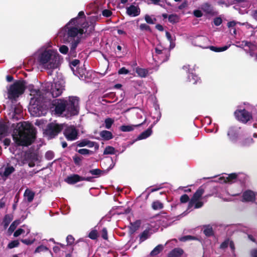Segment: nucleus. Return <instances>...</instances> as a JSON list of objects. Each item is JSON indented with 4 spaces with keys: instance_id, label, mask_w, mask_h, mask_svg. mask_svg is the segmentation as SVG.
Instances as JSON below:
<instances>
[{
    "instance_id": "obj_19",
    "label": "nucleus",
    "mask_w": 257,
    "mask_h": 257,
    "mask_svg": "<svg viewBox=\"0 0 257 257\" xmlns=\"http://www.w3.org/2000/svg\"><path fill=\"white\" fill-rule=\"evenodd\" d=\"M9 127L4 122H0V141L7 136Z\"/></svg>"
},
{
    "instance_id": "obj_45",
    "label": "nucleus",
    "mask_w": 257,
    "mask_h": 257,
    "mask_svg": "<svg viewBox=\"0 0 257 257\" xmlns=\"http://www.w3.org/2000/svg\"><path fill=\"white\" fill-rule=\"evenodd\" d=\"M89 172L92 175L100 176L103 171L99 169H95L89 170Z\"/></svg>"
},
{
    "instance_id": "obj_9",
    "label": "nucleus",
    "mask_w": 257,
    "mask_h": 257,
    "mask_svg": "<svg viewBox=\"0 0 257 257\" xmlns=\"http://www.w3.org/2000/svg\"><path fill=\"white\" fill-rule=\"evenodd\" d=\"M204 193V189L202 187L200 186L198 188V189L196 190V191L194 193L193 196L191 198L190 200L189 201L187 207V211L190 210L191 209L192 207L194 205V204L197 201L199 200L203 193Z\"/></svg>"
},
{
    "instance_id": "obj_52",
    "label": "nucleus",
    "mask_w": 257,
    "mask_h": 257,
    "mask_svg": "<svg viewBox=\"0 0 257 257\" xmlns=\"http://www.w3.org/2000/svg\"><path fill=\"white\" fill-rule=\"evenodd\" d=\"M229 239L227 238L222 242L220 245V248L224 249L226 248L229 244Z\"/></svg>"
},
{
    "instance_id": "obj_24",
    "label": "nucleus",
    "mask_w": 257,
    "mask_h": 257,
    "mask_svg": "<svg viewBox=\"0 0 257 257\" xmlns=\"http://www.w3.org/2000/svg\"><path fill=\"white\" fill-rule=\"evenodd\" d=\"M15 171V169L13 166H8L5 168L4 172H0V176L3 177H8L11 174L14 173Z\"/></svg>"
},
{
    "instance_id": "obj_8",
    "label": "nucleus",
    "mask_w": 257,
    "mask_h": 257,
    "mask_svg": "<svg viewBox=\"0 0 257 257\" xmlns=\"http://www.w3.org/2000/svg\"><path fill=\"white\" fill-rule=\"evenodd\" d=\"M235 118L243 123H246L252 119L251 112L245 109H238L234 112Z\"/></svg>"
},
{
    "instance_id": "obj_32",
    "label": "nucleus",
    "mask_w": 257,
    "mask_h": 257,
    "mask_svg": "<svg viewBox=\"0 0 257 257\" xmlns=\"http://www.w3.org/2000/svg\"><path fill=\"white\" fill-rule=\"evenodd\" d=\"M141 224V221L140 220H137L134 222H131V230L132 232L136 231L140 227Z\"/></svg>"
},
{
    "instance_id": "obj_38",
    "label": "nucleus",
    "mask_w": 257,
    "mask_h": 257,
    "mask_svg": "<svg viewBox=\"0 0 257 257\" xmlns=\"http://www.w3.org/2000/svg\"><path fill=\"white\" fill-rule=\"evenodd\" d=\"M20 223L21 220L20 219H17L13 221L9 228V231L10 232H13Z\"/></svg>"
},
{
    "instance_id": "obj_23",
    "label": "nucleus",
    "mask_w": 257,
    "mask_h": 257,
    "mask_svg": "<svg viewBox=\"0 0 257 257\" xmlns=\"http://www.w3.org/2000/svg\"><path fill=\"white\" fill-rule=\"evenodd\" d=\"M153 125H151V126H150L147 130L145 131L144 132H142L138 137V140H143L147 138L152 133V128Z\"/></svg>"
},
{
    "instance_id": "obj_26",
    "label": "nucleus",
    "mask_w": 257,
    "mask_h": 257,
    "mask_svg": "<svg viewBox=\"0 0 257 257\" xmlns=\"http://www.w3.org/2000/svg\"><path fill=\"white\" fill-rule=\"evenodd\" d=\"M203 227V233L207 237H210L214 235V231L212 227L210 225H204Z\"/></svg>"
},
{
    "instance_id": "obj_10",
    "label": "nucleus",
    "mask_w": 257,
    "mask_h": 257,
    "mask_svg": "<svg viewBox=\"0 0 257 257\" xmlns=\"http://www.w3.org/2000/svg\"><path fill=\"white\" fill-rule=\"evenodd\" d=\"M63 134L67 141L76 140L78 134L77 130L74 126H70L66 128Z\"/></svg>"
},
{
    "instance_id": "obj_35",
    "label": "nucleus",
    "mask_w": 257,
    "mask_h": 257,
    "mask_svg": "<svg viewBox=\"0 0 257 257\" xmlns=\"http://www.w3.org/2000/svg\"><path fill=\"white\" fill-rule=\"evenodd\" d=\"M149 237V229H145L140 235V242H142Z\"/></svg>"
},
{
    "instance_id": "obj_47",
    "label": "nucleus",
    "mask_w": 257,
    "mask_h": 257,
    "mask_svg": "<svg viewBox=\"0 0 257 257\" xmlns=\"http://www.w3.org/2000/svg\"><path fill=\"white\" fill-rule=\"evenodd\" d=\"M195 238H196L195 237L192 236V235H185V236L181 237V238H180L179 240L181 241L184 242V241H186L189 240H194Z\"/></svg>"
},
{
    "instance_id": "obj_3",
    "label": "nucleus",
    "mask_w": 257,
    "mask_h": 257,
    "mask_svg": "<svg viewBox=\"0 0 257 257\" xmlns=\"http://www.w3.org/2000/svg\"><path fill=\"white\" fill-rule=\"evenodd\" d=\"M35 62L40 68L54 70L61 63V56L57 50L51 46H44L37 50L34 55Z\"/></svg>"
},
{
    "instance_id": "obj_54",
    "label": "nucleus",
    "mask_w": 257,
    "mask_h": 257,
    "mask_svg": "<svg viewBox=\"0 0 257 257\" xmlns=\"http://www.w3.org/2000/svg\"><path fill=\"white\" fill-rule=\"evenodd\" d=\"M87 139H84L81 141H78L76 143V144L77 147H83L84 146H87Z\"/></svg>"
},
{
    "instance_id": "obj_12",
    "label": "nucleus",
    "mask_w": 257,
    "mask_h": 257,
    "mask_svg": "<svg viewBox=\"0 0 257 257\" xmlns=\"http://www.w3.org/2000/svg\"><path fill=\"white\" fill-rule=\"evenodd\" d=\"M66 110L71 115H77L79 113V110L77 105L76 104L75 100H70L67 101V108Z\"/></svg>"
},
{
    "instance_id": "obj_48",
    "label": "nucleus",
    "mask_w": 257,
    "mask_h": 257,
    "mask_svg": "<svg viewBox=\"0 0 257 257\" xmlns=\"http://www.w3.org/2000/svg\"><path fill=\"white\" fill-rule=\"evenodd\" d=\"M190 200L188 195L186 194L182 195L180 198V201L181 203H187V202H189Z\"/></svg>"
},
{
    "instance_id": "obj_51",
    "label": "nucleus",
    "mask_w": 257,
    "mask_h": 257,
    "mask_svg": "<svg viewBox=\"0 0 257 257\" xmlns=\"http://www.w3.org/2000/svg\"><path fill=\"white\" fill-rule=\"evenodd\" d=\"M48 249V248L44 246V245H40L39 246H38L35 250V253H37V252H40L41 251H47V250Z\"/></svg>"
},
{
    "instance_id": "obj_18",
    "label": "nucleus",
    "mask_w": 257,
    "mask_h": 257,
    "mask_svg": "<svg viewBox=\"0 0 257 257\" xmlns=\"http://www.w3.org/2000/svg\"><path fill=\"white\" fill-rule=\"evenodd\" d=\"M196 42L198 43V46L203 48H208L207 45L209 43L208 39L206 37H199L196 39Z\"/></svg>"
},
{
    "instance_id": "obj_20",
    "label": "nucleus",
    "mask_w": 257,
    "mask_h": 257,
    "mask_svg": "<svg viewBox=\"0 0 257 257\" xmlns=\"http://www.w3.org/2000/svg\"><path fill=\"white\" fill-rule=\"evenodd\" d=\"M184 251L180 248H175L168 254L167 257H180L183 253Z\"/></svg>"
},
{
    "instance_id": "obj_60",
    "label": "nucleus",
    "mask_w": 257,
    "mask_h": 257,
    "mask_svg": "<svg viewBox=\"0 0 257 257\" xmlns=\"http://www.w3.org/2000/svg\"><path fill=\"white\" fill-rule=\"evenodd\" d=\"M140 28L142 31L145 30V31H150L151 30L150 27L146 24H141L140 26Z\"/></svg>"
},
{
    "instance_id": "obj_63",
    "label": "nucleus",
    "mask_w": 257,
    "mask_h": 257,
    "mask_svg": "<svg viewBox=\"0 0 257 257\" xmlns=\"http://www.w3.org/2000/svg\"><path fill=\"white\" fill-rule=\"evenodd\" d=\"M118 73L119 74H127L129 73V71L125 67H122L118 70Z\"/></svg>"
},
{
    "instance_id": "obj_58",
    "label": "nucleus",
    "mask_w": 257,
    "mask_h": 257,
    "mask_svg": "<svg viewBox=\"0 0 257 257\" xmlns=\"http://www.w3.org/2000/svg\"><path fill=\"white\" fill-rule=\"evenodd\" d=\"M203 202L202 201H200L199 200L195 202V203L194 204V206L195 209H198L201 208L203 206Z\"/></svg>"
},
{
    "instance_id": "obj_49",
    "label": "nucleus",
    "mask_w": 257,
    "mask_h": 257,
    "mask_svg": "<svg viewBox=\"0 0 257 257\" xmlns=\"http://www.w3.org/2000/svg\"><path fill=\"white\" fill-rule=\"evenodd\" d=\"M168 20L170 22L175 23L178 21V17L176 15H171L169 16Z\"/></svg>"
},
{
    "instance_id": "obj_29",
    "label": "nucleus",
    "mask_w": 257,
    "mask_h": 257,
    "mask_svg": "<svg viewBox=\"0 0 257 257\" xmlns=\"http://www.w3.org/2000/svg\"><path fill=\"white\" fill-rule=\"evenodd\" d=\"M142 124H139L136 125H122L120 126L119 130L123 132H131L134 130V127L136 126H140Z\"/></svg>"
},
{
    "instance_id": "obj_6",
    "label": "nucleus",
    "mask_w": 257,
    "mask_h": 257,
    "mask_svg": "<svg viewBox=\"0 0 257 257\" xmlns=\"http://www.w3.org/2000/svg\"><path fill=\"white\" fill-rule=\"evenodd\" d=\"M63 124H58L55 122L48 123L45 130V134L50 139H53L57 136L63 129Z\"/></svg>"
},
{
    "instance_id": "obj_46",
    "label": "nucleus",
    "mask_w": 257,
    "mask_h": 257,
    "mask_svg": "<svg viewBox=\"0 0 257 257\" xmlns=\"http://www.w3.org/2000/svg\"><path fill=\"white\" fill-rule=\"evenodd\" d=\"M77 152L81 155H83L91 154L93 153L92 151L86 149H80L78 150Z\"/></svg>"
},
{
    "instance_id": "obj_50",
    "label": "nucleus",
    "mask_w": 257,
    "mask_h": 257,
    "mask_svg": "<svg viewBox=\"0 0 257 257\" xmlns=\"http://www.w3.org/2000/svg\"><path fill=\"white\" fill-rule=\"evenodd\" d=\"M68 47L65 45H61L59 47V51L63 54H66L68 52Z\"/></svg>"
},
{
    "instance_id": "obj_55",
    "label": "nucleus",
    "mask_w": 257,
    "mask_h": 257,
    "mask_svg": "<svg viewBox=\"0 0 257 257\" xmlns=\"http://www.w3.org/2000/svg\"><path fill=\"white\" fill-rule=\"evenodd\" d=\"M153 103V106L155 107L156 110L160 109L159 104L158 103V101L157 99V97H152V100Z\"/></svg>"
},
{
    "instance_id": "obj_5",
    "label": "nucleus",
    "mask_w": 257,
    "mask_h": 257,
    "mask_svg": "<svg viewBox=\"0 0 257 257\" xmlns=\"http://www.w3.org/2000/svg\"><path fill=\"white\" fill-rule=\"evenodd\" d=\"M155 53L153 54L154 59L164 62L167 61L170 57V49L165 48L161 44L157 45L155 48Z\"/></svg>"
},
{
    "instance_id": "obj_36",
    "label": "nucleus",
    "mask_w": 257,
    "mask_h": 257,
    "mask_svg": "<svg viewBox=\"0 0 257 257\" xmlns=\"http://www.w3.org/2000/svg\"><path fill=\"white\" fill-rule=\"evenodd\" d=\"M83 157L76 154L73 157V160L74 164L77 166H80L82 165V161Z\"/></svg>"
},
{
    "instance_id": "obj_7",
    "label": "nucleus",
    "mask_w": 257,
    "mask_h": 257,
    "mask_svg": "<svg viewBox=\"0 0 257 257\" xmlns=\"http://www.w3.org/2000/svg\"><path fill=\"white\" fill-rule=\"evenodd\" d=\"M51 104V108L54 109L55 113L61 115L66 109L67 101L64 99H55L52 101Z\"/></svg>"
},
{
    "instance_id": "obj_61",
    "label": "nucleus",
    "mask_w": 257,
    "mask_h": 257,
    "mask_svg": "<svg viewBox=\"0 0 257 257\" xmlns=\"http://www.w3.org/2000/svg\"><path fill=\"white\" fill-rule=\"evenodd\" d=\"M222 19L219 17L215 18L213 21L214 24L216 26L220 25L222 23Z\"/></svg>"
},
{
    "instance_id": "obj_43",
    "label": "nucleus",
    "mask_w": 257,
    "mask_h": 257,
    "mask_svg": "<svg viewBox=\"0 0 257 257\" xmlns=\"http://www.w3.org/2000/svg\"><path fill=\"white\" fill-rule=\"evenodd\" d=\"M19 244L20 242L19 240H14L9 242V243L8 244L7 247L11 249L19 246Z\"/></svg>"
},
{
    "instance_id": "obj_1",
    "label": "nucleus",
    "mask_w": 257,
    "mask_h": 257,
    "mask_svg": "<svg viewBox=\"0 0 257 257\" xmlns=\"http://www.w3.org/2000/svg\"><path fill=\"white\" fill-rule=\"evenodd\" d=\"M84 13L81 11L78 16L72 19L63 28L60 29L58 35L65 43H70V54L76 56V49L80 43L82 35L92 31L93 26H89L88 22H84L82 17Z\"/></svg>"
},
{
    "instance_id": "obj_40",
    "label": "nucleus",
    "mask_w": 257,
    "mask_h": 257,
    "mask_svg": "<svg viewBox=\"0 0 257 257\" xmlns=\"http://www.w3.org/2000/svg\"><path fill=\"white\" fill-rule=\"evenodd\" d=\"M201 9L207 13H210L212 11L211 6L207 3L202 4L201 6Z\"/></svg>"
},
{
    "instance_id": "obj_17",
    "label": "nucleus",
    "mask_w": 257,
    "mask_h": 257,
    "mask_svg": "<svg viewBox=\"0 0 257 257\" xmlns=\"http://www.w3.org/2000/svg\"><path fill=\"white\" fill-rule=\"evenodd\" d=\"M237 174L235 173H231L228 175L227 177H220L219 179L221 181L223 180V182L224 183H232L235 182L237 178Z\"/></svg>"
},
{
    "instance_id": "obj_4",
    "label": "nucleus",
    "mask_w": 257,
    "mask_h": 257,
    "mask_svg": "<svg viewBox=\"0 0 257 257\" xmlns=\"http://www.w3.org/2000/svg\"><path fill=\"white\" fill-rule=\"evenodd\" d=\"M18 128L13 135V138L18 146L31 145L36 139V130L29 122L24 121L18 124Z\"/></svg>"
},
{
    "instance_id": "obj_41",
    "label": "nucleus",
    "mask_w": 257,
    "mask_h": 257,
    "mask_svg": "<svg viewBox=\"0 0 257 257\" xmlns=\"http://www.w3.org/2000/svg\"><path fill=\"white\" fill-rule=\"evenodd\" d=\"M105 127L107 129H109L112 124L114 123V120L111 118H107L104 120Z\"/></svg>"
},
{
    "instance_id": "obj_11",
    "label": "nucleus",
    "mask_w": 257,
    "mask_h": 257,
    "mask_svg": "<svg viewBox=\"0 0 257 257\" xmlns=\"http://www.w3.org/2000/svg\"><path fill=\"white\" fill-rule=\"evenodd\" d=\"M255 200V193L251 190H247L243 192L242 195V202H253Z\"/></svg>"
},
{
    "instance_id": "obj_30",
    "label": "nucleus",
    "mask_w": 257,
    "mask_h": 257,
    "mask_svg": "<svg viewBox=\"0 0 257 257\" xmlns=\"http://www.w3.org/2000/svg\"><path fill=\"white\" fill-rule=\"evenodd\" d=\"M253 143V140L252 138H246L243 139L241 142H240V145L241 147H247L252 144Z\"/></svg>"
},
{
    "instance_id": "obj_34",
    "label": "nucleus",
    "mask_w": 257,
    "mask_h": 257,
    "mask_svg": "<svg viewBox=\"0 0 257 257\" xmlns=\"http://www.w3.org/2000/svg\"><path fill=\"white\" fill-rule=\"evenodd\" d=\"M163 249V246L161 244H159L156 246L153 250L151 252L150 254L151 256H155L158 254Z\"/></svg>"
},
{
    "instance_id": "obj_42",
    "label": "nucleus",
    "mask_w": 257,
    "mask_h": 257,
    "mask_svg": "<svg viewBox=\"0 0 257 257\" xmlns=\"http://www.w3.org/2000/svg\"><path fill=\"white\" fill-rule=\"evenodd\" d=\"M115 152V149L113 147L111 146H107L104 151L103 152V154L104 155H108V154H114Z\"/></svg>"
},
{
    "instance_id": "obj_2",
    "label": "nucleus",
    "mask_w": 257,
    "mask_h": 257,
    "mask_svg": "<svg viewBox=\"0 0 257 257\" xmlns=\"http://www.w3.org/2000/svg\"><path fill=\"white\" fill-rule=\"evenodd\" d=\"M63 81L55 82L54 84L51 82H45L41 85L40 89L33 84L26 86L25 81L20 80L7 86L8 94L10 96H19L22 95L25 89L30 92L31 96H59L64 90Z\"/></svg>"
},
{
    "instance_id": "obj_53",
    "label": "nucleus",
    "mask_w": 257,
    "mask_h": 257,
    "mask_svg": "<svg viewBox=\"0 0 257 257\" xmlns=\"http://www.w3.org/2000/svg\"><path fill=\"white\" fill-rule=\"evenodd\" d=\"M74 238L72 235H68L66 237V241L68 245H72L74 242Z\"/></svg>"
},
{
    "instance_id": "obj_39",
    "label": "nucleus",
    "mask_w": 257,
    "mask_h": 257,
    "mask_svg": "<svg viewBox=\"0 0 257 257\" xmlns=\"http://www.w3.org/2000/svg\"><path fill=\"white\" fill-rule=\"evenodd\" d=\"M229 48V46H225L223 47H216L214 46H210L209 47V48L210 50H211L213 51L214 52H222L226 50Z\"/></svg>"
},
{
    "instance_id": "obj_25",
    "label": "nucleus",
    "mask_w": 257,
    "mask_h": 257,
    "mask_svg": "<svg viewBox=\"0 0 257 257\" xmlns=\"http://www.w3.org/2000/svg\"><path fill=\"white\" fill-rule=\"evenodd\" d=\"M24 196L27 199V201L29 203H31L33 201L34 196L35 193L29 189H27L24 193Z\"/></svg>"
},
{
    "instance_id": "obj_28",
    "label": "nucleus",
    "mask_w": 257,
    "mask_h": 257,
    "mask_svg": "<svg viewBox=\"0 0 257 257\" xmlns=\"http://www.w3.org/2000/svg\"><path fill=\"white\" fill-rule=\"evenodd\" d=\"M100 136L103 139V140L106 141L109 140L113 138L112 133L106 130L100 132Z\"/></svg>"
},
{
    "instance_id": "obj_31",
    "label": "nucleus",
    "mask_w": 257,
    "mask_h": 257,
    "mask_svg": "<svg viewBox=\"0 0 257 257\" xmlns=\"http://www.w3.org/2000/svg\"><path fill=\"white\" fill-rule=\"evenodd\" d=\"M188 80L193 84H196L199 81L200 79L193 73H189L188 75Z\"/></svg>"
},
{
    "instance_id": "obj_15",
    "label": "nucleus",
    "mask_w": 257,
    "mask_h": 257,
    "mask_svg": "<svg viewBox=\"0 0 257 257\" xmlns=\"http://www.w3.org/2000/svg\"><path fill=\"white\" fill-rule=\"evenodd\" d=\"M227 135L231 141L236 142L239 136L238 130L235 127H231L229 128Z\"/></svg>"
},
{
    "instance_id": "obj_44",
    "label": "nucleus",
    "mask_w": 257,
    "mask_h": 257,
    "mask_svg": "<svg viewBox=\"0 0 257 257\" xmlns=\"http://www.w3.org/2000/svg\"><path fill=\"white\" fill-rule=\"evenodd\" d=\"M88 237L91 239H93V240H95L98 237V232H97V231L96 230H91L89 234H88Z\"/></svg>"
},
{
    "instance_id": "obj_21",
    "label": "nucleus",
    "mask_w": 257,
    "mask_h": 257,
    "mask_svg": "<svg viewBox=\"0 0 257 257\" xmlns=\"http://www.w3.org/2000/svg\"><path fill=\"white\" fill-rule=\"evenodd\" d=\"M72 70L75 75L77 76L79 79L84 80L85 78V70L82 68H77L76 70H74L73 68H72Z\"/></svg>"
},
{
    "instance_id": "obj_64",
    "label": "nucleus",
    "mask_w": 257,
    "mask_h": 257,
    "mask_svg": "<svg viewBox=\"0 0 257 257\" xmlns=\"http://www.w3.org/2000/svg\"><path fill=\"white\" fill-rule=\"evenodd\" d=\"M251 257H257V248H253L250 251Z\"/></svg>"
},
{
    "instance_id": "obj_22",
    "label": "nucleus",
    "mask_w": 257,
    "mask_h": 257,
    "mask_svg": "<svg viewBox=\"0 0 257 257\" xmlns=\"http://www.w3.org/2000/svg\"><path fill=\"white\" fill-rule=\"evenodd\" d=\"M13 219V216L12 214H6L5 215L2 224L4 226V229H6L10 224V222Z\"/></svg>"
},
{
    "instance_id": "obj_37",
    "label": "nucleus",
    "mask_w": 257,
    "mask_h": 257,
    "mask_svg": "<svg viewBox=\"0 0 257 257\" xmlns=\"http://www.w3.org/2000/svg\"><path fill=\"white\" fill-rule=\"evenodd\" d=\"M244 46H247L251 51L254 50L256 48L255 45L247 41H242L241 45H240L238 47H241Z\"/></svg>"
},
{
    "instance_id": "obj_14",
    "label": "nucleus",
    "mask_w": 257,
    "mask_h": 257,
    "mask_svg": "<svg viewBox=\"0 0 257 257\" xmlns=\"http://www.w3.org/2000/svg\"><path fill=\"white\" fill-rule=\"evenodd\" d=\"M127 14L131 17H136L140 15V9L139 7L132 5L126 8Z\"/></svg>"
},
{
    "instance_id": "obj_57",
    "label": "nucleus",
    "mask_w": 257,
    "mask_h": 257,
    "mask_svg": "<svg viewBox=\"0 0 257 257\" xmlns=\"http://www.w3.org/2000/svg\"><path fill=\"white\" fill-rule=\"evenodd\" d=\"M54 153L52 151H48L45 154V158L48 160H52L54 158Z\"/></svg>"
},
{
    "instance_id": "obj_33",
    "label": "nucleus",
    "mask_w": 257,
    "mask_h": 257,
    "mask_svg": "<svg viewBox=\"0 0 257 257\" xmlns=\"http://www.w3.org/2000/svg\"><path fill=\"white\" fill-rule=\"evenodd\" d=\"M152 207L153 209L155 210L162 209L164 208V204L160 201L156 200L153 202L152 204Z\"/></svg>"
},
{
    "instance_id": "obj_13",
    "label": "nucleus",
    "mask_w": 257,
    "mask_h": 257,
    "mask_svg": "<svg viewBox=\"0 0 257 257\" xmlns=\"http://www.w3.org/2000/svg\"><path fill=\"white\" fill-rule=\"evenodd\" d=\"M46 97H31L30 100V104L34 106V108L38 109L42 107L44 105L45 98Z\"/></svg>"
},
{
    "instance_id": "obj_16",
    "label": "nucleus",
    "mask_w": 257,
    "mask_h": 257,
    "mask_svg": "<svg viewBox=\"0 0 257 257\" xmlns=\"http://www.w3.org/2000/svg\"><path fill=\"white\" fill-rule=\"evenodd\" d=\"M65 181L69 184H74L81 181V176L78 174H73L65 179Z\"/></svg>"
},
{
    "instance_id": "obj_27",
    "label": "nucleus",
    "mask_w": 257,
    "mask_h": 257,
    "mask_svg": "<svg viewBox=\"0 0 257 257\" xmlns=\"http://www.w3.org/2000/svg\"><path fill=\"white\" fill-rule=\"evenodd\" d=\"M136 72L138 75L142 78L146 77L149 74V70L147 69L142 68L140 67H136Z\"/></svg>"
},
{
    "instance_id": "obj_59",
    "label": "nucleus",
    "mask_w": 257,
    "mask_h": 257,
    "mask_svg": "<svg viewBox=\"0 0 257 257\" xmlns=\"http://www.w3.org/2000/svg\"><path fill=\"white\" fill-rule=\"evenodd\" d=\"M101 237L105 240L107 239V231L106 228H103L102 229L101 231Z\"/></svg>"
},
{
    "instance_id": "obj_56",
    "label": "nucleus",
    "mask_w": 257,
    "mask_h": 257,
    "mask_svg": "<svg viewBox=\"0 0 257 257\" xmlns=\"http://www.w3.org/2000/svg\"><path fill=\"white\" fill-rule=\"evenodd\" d=\"M21 241L22 242L26 245H31L35 242V239H33L32 240L30 239H22Z\"/></svg>"
},
{
    "instance_id": "obj_62",
    "label": "nucleus",
    "mask_w": 257,
    "mask_h": 257,
    "mask_svg": "<svg viewBox=\"0 0 257 257\" xmlns=\"http://www.w3.org/2000/svg\"><path fill=\"white\" fill-rule=\"evenodd\" d=\"M25 230L22 228H19L17 229L14 233V236L15 237H18L21 234L24 233Z\"/></svg>"
}]
</instances>
